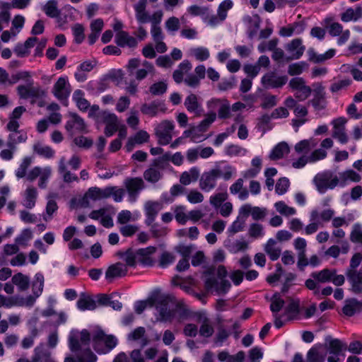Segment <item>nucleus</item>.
Returning a JSON list of instances; mask_svg holds the SVG:
<instances>
[{
    "label": "nucleus",
    "instance_id": "obj_1",
    "mask_svg": "<svg viewBox=\"0 0 362 362\" xmlns=\"http://www.w3.org/2000/svg\"><path fill=\"white\" fill-rule=\"evenodd\" d=\"M234 172L235 168L229 165L224 167L223 171L220 168H213L204 172L199 179V188L204 192H210L216 187L218 178L222 177L224 180H229Z\"/></svg>",
    "mask_w": 362,
    "mask_h": 362
},
{
    "label": "nucleus",
    "instance_id": "obj_2",
    "mask_svg": "<svg viewBox=\"0 0 362 362\" xmlns=\"http://www.w3.org/2000/svg\"><path fill=\"white\" fill-rule=\"evenodd\" d=\"M362 261V255L360 252L355 253L350 260L349 267L346 272V276L351 286V291L354 293L362 292V267L357 271V267Z\"/></svg>",
    "mask_w": 362,
    "mask_h": 362
},
{
    "label": "nucleus",
    "instance_id": "obj_3",
    "mask_svg": "<svg viewBox=\"0 0 362 362\" xmlns=\"http://www.w3.org/2000/svg\"><path fill=\"white\" fill-rule=\"evenodd\" d=\"M117 344V338L112 334H105L103 330L97 331L93 336V347L99 354L110 352Z\"/></svg>",
    "mask_w": 362,
    "mask_h": 362
},
{
    "label": "nucleus",
    "instance_id": "obj_4",
    "mask_svg": "<svg viewBox=\"0 0 362 362\" xmlns=\"http://www.w3.org/2000/svg\"><path fill=\"white\" fill-rule=\"evenodd\" d=\"M313 182L317 191L321 194L325 193L328 189H334L339 183L338 177L331 171L318 173L315 176Z\"/></svg>",
    "mask_w": 362,
    "mask_h": 362
},
{
    "label": "nucleus",
    "instance_id": "obj_5",
    "mask_svg": "<svg viewBox=\"0 0 362 362\" xmlns=\"http://www.w3.org/2000/svg\"><path fill=\"white\" fill-rule=\"evenodd\" d=\"M174 298L170 295L162 294L156 310L159 313V320L161 322H170L174 316L175 311L170 308V303H173Z\"/></svg>",
    "mask_w": 362,
    "mask_h": 362
},
{
    "label": "nucleus",
    "instance_id": "obj_6",
    "mask_svg": "<svg viewBox=\"0 0 362 362\" xmlns=\"http://www.w3.org/2000/svg\"><path fill=\"white\" fill-rule=\"evenodd\" d=\"M174 129L173 122L168 120L163 121L156 129L155 134L158 138V142L160 145H167L172 140L171 132Z\"/></svg>",
    "mask_w": 362,
    "mask_h": 362
},
{
    "label": "nucleus",
    "instance_id": "obj_7",
    "mask_svg": "<svg viewBox=\"0 0 362 362\" xmlns=\"http://www.w3.org/2000/svg\"><path fill=\"white\" fill-rule=\"evenodd\" d=\"M71 91V85L66 78L59 77L54 84L52 93L59 100H66Z\"/></svg>",
    "mask_w": 362,
    "mask_h": 362
},
{
    "label": "nucleus",
    "instance_id": "obj_8",
    "mask_svg": "<svg viewBox=\"0 0 362 362\" xmlns=\"http://www.w3.org/2000/svg\"><path fill=\"white\" fill-rule=\"evenodd\" d=\"M288 81L286 76H277L274 71H271L263 76L262 83L266 88H277L284 86Z\"/></svg>",
    "mask_w": 362,
    "mask_h": 362
},
{
    "label": "nucleus",
    "instance_id": "obj_9",
    "mask_svg": "<svg viewBox=\"0 0 362 362\" xmlns=\"http://www.w3.org/2000/svg\"><path fill=\"white\" fill-rule=\"evenodd\" d=\"M285 49L291 54V56L286 59V60L288 62L300 59L305 50V47L303 45V41L300 38H296L286 44Z\"/></svg>",
    "mask_w": 362,
    "mask_h": 362
},
{
    "label": "nucleus",
    "instance_id": "obj_10",
    "mask_svg": "<svg viewBox=\"0 0 362 362\" xmlns=\"http://www.w3.org/2000/svg\"><path fill=\"white\" fill-rule=\"evenodd\" d=\"M124 185L130 197L135 198L144 189L145 184L141 177H129L124 180Z\"/></svg>",
    "mask_w": 362,
    "mask_h": 362
},
{
    "label": "nucleus",
    "instance_id": "obj_11",
    "mask_svg": "<svg viewBox=\"0 0 362 362\" xmlns=\"http://www.w3.org/2000/svg\"><path fill=\"white\" fill-rule=\"evenodd\" d=\"M17 91L20 98L23 99L30 98L37 99L44 95V91L40 87L33 86V83L28 86L20 85L17 87Z\"/></svg>",
    "mask_w": 362,
    "mask_h": 362
},
{
    "label": "nucleus",
    "instance_id": "obj_12",
    "mask_svg": "<svg viewBox=\"0 0 362 362\" xmlns=\"http://www.w3.org/2000/svg\"><path fill=\"white\" fill-rule=\"evenodd\" d=\"M204 286L207 291L214 288L219 294H226L230 288L231 284L228 280L223 279L218 284L216 278L210 277L206 279Z\"/></svg>",
    "mask_w": 362,
    "mask_h": 362
},
{
    "label": "nucleus",
    "instance_id": "obj_13",
    "mask_svg": "<svg viewBox=\"0 0 362 362\" xmlns=\"http://www.w3.org/2000/svg\"><path fill=\"white\" fill-rule=\"evenodd\" d=\"M69 116L71 119L66 122L65 129L70 134H73L74 128L79 132H86V125L83 118L75 112H69Z\"/></svg>",
    "mask_w": 362,
    "mask_h": 362
},
{
    "label": "nucleus",
    "instance_id": "obj_14",
    "mask_svg": "<svg viewBox=\"0 0 362 362\" xmlns=\"http://www.w3.org/2000/svg\"><path fill=\"white\" fill-rule=\"evenodd\" d=\"M316 110H322L327 107L325 88L320 85L314 90L313 98L309 101Z\"/></svg>",
    "mask_w": 362,
    "mask_h": 362
},
{
    "label": "nucleus",
    "instance_id": "obj_15",
    "mask_svg": "<svg viewBox=\"0 0 362 362\" xmlns=\"http://www.w3.org/2000/svg\"><path fill=\"white\" fill-rule=\"evenodd\" d=\"M140 110L142 114L153 117L157 115L158 111L165 112L166 107L162 101L153 100L151 103L143 104Z\"/></svg>",
    "mask_w": 362,
    "mask_h": 362
},
{
    "label": "nucleus",
    "instance_id": "obj_16",
    "mask_svg": "<svg viewBox=\"0 0 362 362\" xmlns=\"http://www.w3.org/2000/svg\"><path fill=\"white\" fill-rule=\"evenodd\" d=\"M162 209V205L158 202L148 201L145 204V213L146 218L145 223L151 226L155 221L158 212Z\"/></svg>",
    "mask_w": 362,
    "mask_h": 362
},
{
    "label": "nucleus",
    "instance_id": "obj_17",
    "mask_svg": "<svg viewBox=\"0 0 362 362\" xmlns=\"http://www.w3.org/2000/svg\"><path fill=\"white\" fill-rule=\"evenodd\" d=\"M115 43L120 47H129L134 48L137 46L136 39L130 36L129 33L124 30H119L115 35Z\"/></svg>",
    "mask_w": 362,
    "mask_h": 362
},
{
    "label": "nucleus",
    "instance_id": "obj_18",
    "mask_svg": "<svg viewBox=\"0 0 362 362\" xmlns=\"http://www.w3.org/2000/svg\"><path fill=\"white\" fill-rule=\"evenodd\" d=\"M184 105L189 112H194L196 117L202 116L204 110L202 105L198 102V98L195 94H189L185 100Z\"/></svg>",
    "mask_w": 362,
    "mask_h": 362
},
{
    "label": "nucleus",
    "instance_id": "obj_19",
    "mask_svg": "<svg viewBox=\"0 0 362 362\" xmlns=\"http://www.w3.org/2000/svg\"><path fill=\"white\" fill-rule=\"evenodd\" d=\"M127 268L121 262L110 265L105 272V278L112 280L115 278L124 276L127 274Z\"/></svg>",
    "mask_w": 362,
    "mask_h": 362
},
{
    "label": "nucleus",
    "instance_id": "obj_20",
    "mask_svg": "<svg viewBox=\"0 0 362 362\" xmlns=\"http://www.w3.org/2000/svg\"><path fill=\"white\" fill-rule=\"evenodd\" d=\"M325 341L328 343L327 351L329 354L339 355L342 351L347 349V344L339 339H332L330 336H327Z\"/></svg>",
    "mask_w": 362,
    "mask_h": 362
},
{
    "label": "nucleus",
    "instance_id": "obj_21",
    "mask_svg": "<svg viewBox=\"0 0 362 362\" xmlns=\"http://www.w3.org/2000/svg\"><path fill=\"white\" fill-rule=\"evenodd\" d=\"M307 53L308 55V60L311 62L317 64L332 58L335 55L336 50L334 49H329L325 54H318L313 47H310L308 49Z\"/></svg>",
    "mask_w": 362,
    "mask_h": 362
},
{
    "label": "nucleus",
    "instance_id": "obj_22",
    "mask_svg": "<svg viewBox=\"0 0 362 362\" xmlns=\"http://www.w3.org/2000/svg\"><path fill=\"white\" fill-rule=\"evenodd\" d=\"M146 4L147 0H139L134 6L136 12V18L141 24L150 21V16L146 11Z\"/></svg>",
    "mask_w": 362,
    "mask_h": 362
},
{
    "label": "nucleus",
    "instance_id": "obj_23",
    "mask_svg": "<svg viewBox=\"0 0 362 362\" xmlns=\"http://www.w3.org/2000/svg\"><path fill=\"white\" fill-rule=\"evenodd\" d=\"M28 139L27 133L21 130L18 133H10L7 138L6 146L12 149H17V144L24 143Z\"/></svg>",
    "mask_w": 362,
    "mask_h": 362
},
{
    "label": "nucleus",
    "instance_id": "obj_24",
    "mask_svg": "<svg viewBox=\"0 0 362 362\" xmlns=\"http://www.w3.org/2000/svg\"><path fill=\"white\" fill-rule=\"evenodd\" d=\"M336 269H324L320 272H314L310 276L319 283H327L331 281L335 275Z\"/></svg>",
    "mask_w": 362,
    "mask_h": 362
},
{
    "label": "nucleus",
    "instance_id": "obj_25",
    "mask_svg": "<svg viewBox=\"0 0 362 362\" xmlns=\"http://www.w3.org/2000/svg\"><path fill=\"white\" fill-rule=\"evenodd\" d=\"M96 302L89 296L81 293L77 301V308L80 310H93L96 308Z\"/></svg>",
    "mask_w": 362,
    "mask_h": 362
},
{
    "label": "nucleus",
    "instance_id": "obj_26",
    "mask_svg": "<svg viewBox=\"0 0 362 362\" xmlns=\"http://www.w3.org/2000/svg\"><path fill=\"white\" fill-rule=\"evenodd\" d=\"M199 176V170L197 168H192L189 171L183 172L180 177V182L184 185H188L192 182H195Z\"/></svg>",
    "mask_w": 362,
    "mask_h": 362
},
{
    "label": "nucleus",
    "instance_id": "obj_27",
    "mask_svg": "<svg viewBox=\"0 0 362 362\" xmlns=\"http://www.w3.org/2000/svg\"><path fill=\"white\" fill-rule=\"evenodd\" d=\"M264 251L272 261L277 260L281 252V248L276 247V241L272 238H270L266 243Z\"/></svg>",
    "mask_w": 362,
    "mask_h": 362
},
{
    "label": "nucleus",
    "instance_id": "obj_28",
    "mask_svg": "<svg viewBox=\"0 0 362 362\" xmlns=\"http://www.w3.org/2000/svg\"><path fill=\"white\" fill-rule=\"evenodd\" d=\"M288 145L286 142H281L274 146L269 157L272 160H278L283 158L284 154L288 153Z\"/></svg>",
    "mask_w": 362,
    "mask_h": 362
},
{
    "label": "nucleus",
    "instance_id": "obj_29",
    "mask_svg": "<svg viewBox=\"0 0 362 362\" xmlns=\"http://www.w3.org/2000/svg\"><path fill=\"white\" fill-rule=\"evenodd\" d=\"M12 282L18 286L21 291H26L30 286L29 277L22 273H18L13 276Z\"/></svg>",
    "mask_w": 362,
    "mask_h": 362
},
{
    "label": "nucleus",
    "instance_id": "obj_30",
    "mask_svg": "<svg viewBox=\"0 0 362 362\" xmlns=\"http://www.w3.org/2000/svg\"><path fill=\"white\" fill-rule=\"evenodd\" d=\"M163 177V175L159 169L150 166L144 172V179L151 183H156Z\"/></svg>",
    "mask_w": 362,
    "mask_h": 362
},
{
    "label": "nucleus",
    "instance_id": "obj_31",
    "mask_svg": "<svg viewBox=\"0 0 362 362\" xmlns=\"http://www.w3.org/2000/svg\"><path fill=\"white\" fill-rule=\"evenodd\" d=\"M339 177L341 179L340 185L344 186L347 180H351L352 182H358L361 177V175L355 172L353 170H347L339 174Z\"/></svg>",
    "mask_w": 362,
    "mask_h": 362
},
{
    "label": "nucleus",
    "instance_id": "obj_32",
    "mask_svg": "<svg viewBox=\"0 0 362 362\" xmlns=\"http://www.w3.org/2000/svg\"><path fill=\"white\" fill-rule=\"evenodd\" d=\"M362 16V11L360 7H358L356 10L349 8L346 10L341 16V20L344 22H349L351 21H357Z\"/></svg>",
    "mask_w": 362,
    "mask_h": 362
},
{
    "label": "nucleus",
    "instance_id": "obj_33",
    "mask_svg": "<svg viewBox=\"0 0 362 362\" xmlns=\"http://www.w3.org/2000/svg\"><path fill=\"white\" fill-rule=\"evenodd\" d=\"M43 11L50 18H58L61 13L57 8V1L56 0H49L44 6Z\"/></svg>",
    "mask_w": 362,
    "mask_h": 362
},
{
    "label": "nucleus",
    "instance_id": "obj_34",
    "mask_svg": "<svg viewBox=\"0 0 362 362\" xmlns=\"http://www.w3.org/2000/svg\"><path fill=\"white\" fill-rule=\"evenodd\" d=\"M37 194V190L35 187H28L26 189L23 204L27 209H32L35 206Z\"/></svg>",
    "mask_w": 362,
    "mask_h": 362
},
{
    "label": "nucleus",
    "instance_id": "obj_35",
    "mask_svg": "<svg viewBox=\"0 0 362 362\" xmlns=\"http://www.w3.org/2000/svg\"><path fill=\"white\" fill-rule=\"evenodd\" d=\"M216 114L211 112L207 115L197 127H194L197 134L207 131L210 125L216 120Z\"/></svg>",
    "mask_w": 362,
    "mask_h": 362
},
{
    "label": "nucleus",
    "instance_id": "obj_36",
    "mask_svg": "<svg viewBox=\"0 0 362 362\" xmlns=\"http://www.w3.org/2000/svg\"><path fill=\"white\" fill-rule=\"evenodd\" d=\"M361 304L356 299H351L349 303L346 304L343 308V313L349 317L353 316L357 311H359Z\"/></svg>",
    "mask_w": 362,
    "mask_h": 362
},
{
    "label": "nucleus",
    "instance_id": "obj_37",
    "mask_svg": "<svg viewBox=\"0 0 362 362\" xmlns=\"http://www.w3.org/2000/svg\"><path fill=\"white\" fill-rule=\"evenodd\" d=\"M33 151L38 155L46 158H51L54 155V151L50 146H44L40 143L34 144Z\"/></svg>",
    "mask_w": 362,
    "mask_h": 362
},
{
    "label": "nucleus",
    "instance_id": "obj_38",
    "mask_svg": "<svg viewBox=\"0 0 362 362\" xmlns=\"http://www.w3.org/2000/svg\"><path fill=\"white\" fill-rule=\"evenodd\" d=\"M33 294L38 297L42 293L44 286V276L41 273H37L35 276V280L33 282Z\"/></svg>",
    "mask_w": 362,
    "mask_h": 362
},
{
    "label": "nucleus",
    "instance_id": "obj_39",
    "mask_svg": "<svg viewBox=\"0 0 362 362\" xmlns=\"http://www.w3.org/2000/svg\"><path fill=\"white\" fill-rule=\"evenodd\" d=\"M97 117L106 125L118 124L117 117L114 113H111L107 111H103L98 112Z\"/></svg>",
    "mask_w": 362,
    "mask_h": 362
},
{
    "label": "nucleus",
    "instance_id": "obj_40",
    "mask_svg": "<svg viewBox=\"0 0 362 362\" xmlns=\"http://www.w3.org/2000/svg\"><path fill=\"white\" fill-rule=\"evenodd\" d=\"M319 347L314 346L308 351V362H325V356L319 352Z\"/></svg>",
    "mask_w": 362,
    "mask_h": 362
},
{
    "label": "nucleus",
    "instance_id": "obj_41",
    "mask_svg": "<svg viewBox=\"0 0 362 362\" xmlns=\"http://www.w3.org/2000/svg\"><path fill=\"white\" fill-rule=\"evenodd\" d=\"M308 66V64L303 61L291 64L288 67V74L290 76L300 75Z\"/></svg>",
    "mask_w": 362,
    "mask_h": 362
},
{
    "label": "nucleus",
    "instance_id": "obj_42",
    "mask_svg": "<svg viewBox=\"0 0 362 362\" xmlns=\"http://www.w3.org/2000/svg\"><path fill=\"white\" fill-rule=\"evenodd\" d=\"M233 4L231 0H224L219 4L217 13L220 21L226 19L227 11L233 7Z\"/></svg>",
    "mask_w": 362,
    "mask_h": 362
},
{
    "label": "nucleus",
    "instance_id": "obj_43",
    "mask_svg": "<svg viewBox=\"0 0 362 362\" xmlns=\"http://www.w3.org/2000/svg\"><path fill=\"white\" fill-rule=\"evenodd\" d=\"M285 304V301L280 298L279 293L274 294L272 298V303L270 305V310L272 313H276L279 312Z\"/></svg>",
    "mask_w": 362,
    "mask_h": 362
},
{
    "label": "nucleus",
    "instance_id": "obj_44",
    "mask_svg": "<svg viewBox=\"0 0 362 362\" xmlns=\"http://www.w3.org/2000/svg\"><path fill=\"white\" fill-rule=\"evenodd\" d=\"M167 88V83L160 81L152 84L149 88V91L153 95H160L166 92Z\"/></svg>",
    "mask_w": 362,
    "mask_h": 362
},
{
    "label": "nucleus",
    "instance_id": "obj_45",
    "mask_svg": "<svg viewBox=\"0 0 362 362\" xmlns=\"http://www.w3.org/2000/svg\"><path fill=\"white\" fill-rule=\"evenodd\" d=\"M214 332V328L209 324V319L205 317L199 328V334L204 337L208 338L212 336Z\"/></svg>",
    "mask_w": 362,
    "mask_h": 362
},
{
    "label": "nucleus",
    "instance_id": "obj_46",
    "mask_svg": "<svg viewBox=\"0 0 362 362\" xmlns=\"http://www.w3.org/2000/svg\"><path fill=\"white\" fill-rule=\"evenodd\" d=\"M276 209L281 214L290 216L296 214V209L294 208L288 206L284 202L280 201L274 204Z\"/></svg>",
    "mask_w": 362,
    "mask_h": 362
},
{
    "label": "nucleus",
    "instance_id": "obj_47",
    "mask_svg": "<svg viewBox=\"0 0 362 362\" xmlns=\"http://www.w3.org/2000/svg\"><path fill=\"white\" fill-rule=\"evenodd\" d=\"M192 53L199 61H205L209 57V52L207 48L199 47L192 49Z\"/></svg>",
    "mask_w": 362,
    "mask_h": 362
},
{
    "label": "nucleus",
    "instance_id": "obj_48",
    "mask_svg": "<svg viewBox=\"0 0 362 362\" xmlns=\"http://www.w3.org/2000/svg\"><path fill=\"white\" fill-rule=\"evenodd\" d=\"M227 192L217 193L210 197V204L215 208H218L222 205V203L227 199Z\"/></svg>",
    "mask_w": 362,
    "mask_h": 362
},
{
    "label": "nucleus",
    "instance_id": "obj_49",
    "mask_svg": "<svg viewBox=\"0 0 362 362\" xmlns=\"http://www.w3.org/2000/svg\"><path fill=\"white\" fill-rule=\"evenodd\" d=\"M119 230L124 237H132L139 230V226L132 224H124V226L119 228Z\"/></svg>",
    "mask_w": 362,
    "mask_h": 362
},
{
    "label": "nucleus",
    "instance_id": "obj_50",
    "mask_svg": "<svg viewBox=\"0 0 362 362\" xmlns=\"http://www.w3.org/2000/svg\"><path fill=\"white\" fill-rule=\"evenodd\" d=\"M73 35L74 36L75 42L81 44L85 38L83 26L78 23L76 24L73 27Z\"/></svg>",
    "mask_w": 362,
    "mask_h": 362
},
{
    "label": "nucleus",
    "instance_id": "obj_51",
    "mask_svg": "<svg viewBox=\"0 0 362 362\" xmlns=\"http://www.w3.org/2000/svg\"><path fill=\"white\" fill-rule=\"evenodd\" d=\"M33 238L32 231L28 229H24L21 235L16 238L15 242L17 245H25L26 243Z\"/></svg>",
    "mask_w": 362,
    "mask_h": 362
},
{
    "label": "nucleus",
    "instance_id": "obj_52",
    "mask_svg": "<svg viewBox=\"0 0 362 362\" xmlns=\"http://www.w3.org/2000/svg\"><path fill=\"white\" fill-rule=\"evenodd\" d=\"M289 187V180L286 177L280 178L275 187V191L278 194H284L286 192L288 188Z\"/></svg>",
    "mask_w": 362,
    "mask_h": 362
},
{
    "label": "nucleus",
    "instance_id": "obj_53",
    "mask_svg": "<svg viewBox=\"0 0 362 362\" xmlns=\"http://www.w3.org/2000/svg\"><path fill=\"white\" fill-rule=\"evenodd\" d=\"M175 259V255H173L172 253L168 252H164L161 254L160 260H159V265L165 268L168 267L169 264H172Z\"/></svg>",
    "mask_w": 362,
    "mask_h": 362
},
{
    "label": "nucleus",
    "instance_id": "obj_54",
    "mask_svg": "<svg viewBox=\"0 0 362 362\" xmlns=\"http://www.w3.org/2000/svg\"><path fill=\"white\" fill-rule=\"evenodd\" d=\"M48 353L42 346H37L34 349L32 362H40L48 356Z\"/></svg>",
    "mask_w": 362,
    "mask_h": 362
},
{
    "label": "nucleus",
    "instance_id": "obj_55",
    "mask_svg": "<svg viewBox=\"0 0 362 362\" xmlns=\"http://www.w3.org/2000/svg\"><path fill=\"white\" fill-rule=\"evenodd\" d=\"M249 235L257 238L263 235V227L259 223H252L249 228Z\"/></svg>",
    "mask_w": 362,
    "mask_h": 362
},
{
    "label": "nucleus",
    "instance_id": "obj_56",
    "mask_svg": "<svg viewBox=\"0 0 362 362\" xmlns=\"http://www.w3.org/2000/svg\"><path fill=\"white\" fill-rule=\"evenodd\" d=\"M230 333L228 332L223 326H220L215 337V343L221 345L230 336Z\"/></svg>",
    "mask_w": 362,
    "mask_h": 362
},
{
    "label": "nucleus",
    "instance_id": "obj_57",
    "mask_svg": "<svg viewBox=\"0 0 362 362\" xmlns=\"http://www.w3.org/2000/svg\"><path fill=\"white\" fill-rule=\"evenodd\" d=\"M207 7L192 5L187 8L188 13L193 16H204L208 13Z\"/></svg>",
    "mask_w": 362,
    "mask_h": 362
},
{
    "label": "nucleus",
    "instance_id": "obj_58",
    "mask_svg": "<svg viewBox=\"0 0 362 362\" xmlns=\"http://www.w3.org/2000/svg\"><path fill=\"white\" fill-rule=\"evenodd\" d=\"M312 89L308 86H303L299 90H296L295 97L300 101H303L307 99L311 94Z\"/></svg>",
    "mask_w": 362,
    "mask_h": 362
},
{
    "label": "nucleus",
    "instance_id": "obj_59",
    "mask_svg": "<svg viewBox=\"0 0 362 362\" xmlns=\"http://www.w3.org/2000/svg\"><path fill=\"white\" fill-rule=\"evenodd\" d=\"M187 200L192 204L201 203L204 200V195L199 191L193 189L187 194Z\"/></svg>",
    "mask_w": 362,
    "mask_h": 362
},
{
    "label": "nucleus",
    "instance_id": "obj_60",
    "mask_svg": "<svg viewBox=\"0 0 362 362\" xmlns=\"http://www.w3.org/2000/svg\"><path fill=\"white\" fill-rule=\"evenodd\" d=\"M124 261L126 264L124 266L131 267H135L136 264V255L132 251V248H129L125 252V257Z\"/></svg>",
    "mask_w": 362,
    "mask_h": 362
},
{
    "label": "nucleus",
    "instance_id": "obj_61",
    "mask_svg": "<svg viewBox=\"0 0 362 362\" xmlns=\"http://www.w3.org/2000/svg\"><path fill=\"white\" fill-rule=\"evenodd\" d=\"M74 143L78 147L89 148L92 146L93 141L89 138L80 136L74 139Z\"/></svg>",
    "mask_w": 362,
    "mask_h": 362
},
{
    "label": "nucleus",
    "instance_id": "obj_62",
    "mask_svg": "<svg viewBox=\"0 0 362 362\" xmlns=\"http://www.w3.org/2000/svg\"><path fill=\"white\" fill-rule=\"evenodd\" d=\"M267 209L253 206L251 216L255 221L264 219L267 215Z\"/></svg>",
    "mask_w": 362,
    "mask_h": 362
},
{
    "label": "nucleus",
    "instance_id": "obj_63",
    "mask_svg": "<svg viewBox=\"0 0 362 362\" xmlns=\"http://www.w3.org/2000/svg\"><path fill=\"white\" fill-rule=\"evenodd\" d=\"M332 137L337 139L342 144H346L349 140L346 129L333 130Z\"/></svg>",
    "mask_w": 362,
    "mask_h": 362
},
{
    "label": "nucleus",
    "instance_id": "obj_64",
    "mask_svg": "<svg viewBox=\"0 0 362 362\" xmlns=\"http://www.w3.org/2000/svg\"><path fill=\"white\" fill-rule=\"evenodd\" d=\"M263 353L261 349L258 347L252 348L249 352V358L250 362H259V361L262 358Z\"/></svg>",
    "mask_w": 362,
    "mask_h": 362
}]
</instances>
